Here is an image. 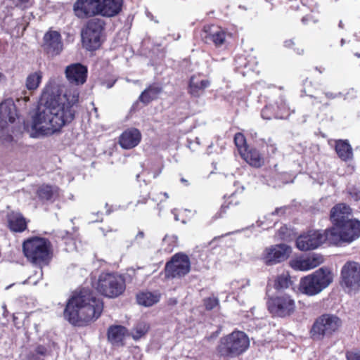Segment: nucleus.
I'll use <instances>...</instances> for the list:
<instances>
[{"instance_id":"obj_34","label":"nucleus","mask_w":360,"mask_h":360,"mask_svg":"<svg viewBox=\"0 0 360 360\" xmlns=\"http://www.w3.org/2000/svg\"><path fill=\"white\" fill-rule=\"evenodd\" d=\"M149 329L148 325L145 322L138 323L134 328L131 335L134 340H139L144 336Z\"/></svg>"},{"instance_id":"obj_38","label":"nucleus","mask_w":360,"mask_h":360,"mask_svg":"<svg viewBox=\"0 0 360 360\" xmlns=\"http://www.w3.org/2000/svg\"><path fill=\"white\" fill-rule=\"evenodd\" d=\"M346 357L347 360H360V350L347 352Z\"/></svg>"},{"instance_id":"obj_35","label":"nucleus","mask_w":360,"mask_h":360,"mask_svg":"<svg viewBox=\"0 0 360 360\" xmlns=\"http://www.w3.org/2000/svg\"><path fill=\"white\" fill-rule=\"evenodd\" d=\"M234 142L240 155L248 149L246 139L243 134H236L234 136Z\"/></svg>"},{"instance_id":"obj_31","label":"nucleus","mask_w":360,"mask_h":360,"mask_svg":"<svg viewBox=\"0 0 360 360\" xmlns=\"http://www.w3.org/2000/svg\"><path fill=\"white\" fill-rule=\"evenodd\" d=\"M160 296L157 293L143 292L137 295V302L140 305L150 307L159 301Z\"/></svg>"},{"instance_id":"obj_18","label":"nucleus","mask_w":360,"mask_h":360,"mask_svg":"<svg viewBox=\"0 0 360 360\" xmlns=\"http://www.w3.org/2000/svg\"><path fill=\"white\" fill-rule=\"evenodd\" d=\"M65 76L68 82L74 85H82L87 77V68L80 63H73L66 67Z\"/></svg>"},{"instance_id":"obj_19","label":"nucleus","mask_w":360,"mask_h":360,"mask_svg":"<svg viewBox=\"0 0 360 360\" xmlns=\"http://www.w3.org/2000/svg\"><path fill=\"white\" fill-rule=\"evenodd\" d=\"M352 219V209L345 203L334 206L330 211V219L337 227Z\"/></svg>"},{"instance_id":"obj_40","label":"nucleus","mask_w":360,"mask_h":360,"mask_svg":"<svg viewBox=\"0 0 360 360\" xmlns=\"http://www.w3.org/2000/svg\"><path fill=\"white\" fill-rule=\"evenodd\" d=\"M348 193L349 196L355 201L360 200V191L356 188H349Z\"/></svg>"},{"instance_id":"obj_14","label":"nucleus","mask_w":360,"mask_h":360,"mask_svg":"<svg viewBox=\"0 0 360 360\" xmlns=\"http://www.w3.org/2000/svg\"><path fill=\"white\" fill-rule=\"evenodd\" d=\"M291 253V248L286 244H279L266 248L262 259L267 265H274L285 260Z\"/></svg>"},{"instance_id":"obj_11","label":"nucleus","mask_w":360,"mask_h":360,"mask_svg":"<svg viewBox=\"0 0 360 360\" xmlns=\"http://www.w3.org/2000/svg\"><path fill=\"white\" fill-rule=\"evenodd\" d=\"M191 261L188 256L179 252L174 255L171 259L166 263L165 271L167 278H182L189 273Z\"/></svg>"},{"instance_id":"obj_50","label":"nucleus","mask_w":360,"mask_h":360,"mask_svg":"<svg viewBox=\"0 0 360 360\" xmlns=\"http://www.w3.org/2000/svg\"><path fill=\"white\" fill-rule=\"evenodd\" d=\"M181 181L182 183L186 184V185H188V181H187L186 179H185L184 178H181Z\"/></svg>"},{"instance_id":"obj_56","label":"nucleus","mask_w":360,"mask_h":360,"mask_svg":"<svg viewBox=\"0 0 360 360\" xmlns=\"http://www.w3.org/2000/svg\"><path fill=\"white\" fill-rule=\"evenodd\" d=\"M297 53H298L299 54L302 53H303V49H301L300 51V50H298Z\"/></svg>"},{"instance_id":"obj_57","label":"nucleus","mask_w":360,"mask_h":360,"mask_svg":"<svg viewBox=\"0 0 360 360\" xmlns=\"http://www.w3.org/2000/svg\"><path fill=\"white\" fill-rule=\"evenodd\" d=\"M113 84H108L107 87L108 88H111Z\"/></svg>"},{"instance_id":"obj_49","label":"nucleus","mask_w":360,"mask_h":360,"mask_svg":"<svg viewBox=\"0 0 360 360\" xmlns=\"http://www.w3.org/2000/svg\"><path fill=\"white\" fill-rule=\"evenodd\" d=\"M292 44H294V42L292 40H287L285 41V46L287 47H290Z\"/></svg>"},{"instance_id":"obj_43","label":"nucleus","mask_w":360,"mask_h":360,"mask_svg":"<svg viewBox=\"0 0 360 360\" xmlns=\"http://www.w3.org/2000/svg\"><path fill=\"white\" fill-rule=\"evenodd\" d=\"M228 207H229L228 205H222L221 208H220L219 214L217 217L218 218V217H222V213H225L226 212V209L228 208Z\"/></svg>"},{"instance_id":"obj_21","label":"nucleus","mask_w":360,"mask_h":360,"mask_svg":"<svg viewBox=\"0 0 360 360\" xmlns=\"http://www.w3.org/2000/svg\"><path fill=\"white\" fill-rule=\"evenodd\" d=\"M323 262L322 256L313 254L304 259L292 260L290 262V266L295 270L308 271L318 266Z\"/></svg>"},{"instance_id":"obj_3","label":"nucleus","mask_w":360,"mask_h":360,"mask_svg":"<svg viewBox=\"0 0 360 360\" xmlns=\"http://www.w3.org/2000/svg\"><path fill=\"white\" fill-rule=\"evenodd\" d=\"M250 346V339L243 331L234 330L221 338L217 347L220 356L236 357L244 353Z\"/></svg>"},{"instance_id":"obj_7","label":"nucleus","mask_w":360,"mask_h":360,"mask_svg":"<svg viewBox=\"0 0 360 360\" xmlns=\"http://www.w3.org/2000/svg\"><path fill=\"white\" fill-rule=\"evenodd\" d=\"M105 22L99 18L90 20L82 31L83 46L89 51L98 49L102 44Z\"/></svg>"},{"instance_id":"obj_15","label":"nucleus","mask_w":360,"mask_h":360,"mask_svg":"<svg viewBox=\"0 0 360 360\" xmlns=\"http://www.w3.org/2000/svg\"><path fill=\"white\" fill-rule=\"evenodd\" d=\"M17 117L16 108L12 99H6L0 103V136H4L5 126L15 122Z\"/></svg>"},{"instance_id":"obj_10","label":"nucleus","mask_w":360,"mask_h":360,"mask_svg":"<svg viewBox=\"0 0 360 360\" xmlns=\"http://www.w3.org/2000/svg\"><path fill=\"white\" fill-rule=\"evenodd\" d=\"M341 285L348 292L360 290V264L356 262H346L341 270Z\"/></svg>"},{"instance_id":"obj_54","label":"nucleus","mask_w":360,"mask_h":360,"mask_svg":"<svg viewBox=\"0 0 360 360\" xmlns=\"http://www.w3.org/2000/svg\"><path fill=\"white\" fill-rule=\"evenodd\" d=\"M345 44V39H342L341 41H340V44L341 46H343Z\"/></svg>"},{"instance_id":"obj_1","label":"nucleus","mask_w":360,"mask_h":360,"mask_svg":"<svg viewBox=\"0 0 360 360\" xmlns=\"http://www.w3.org/2000/svg\"><path fill=\"white\" fill-rule=\"evenodd\" d=\"M79 101V93L51 96L43 108H39L30 124H25V130L32 138H40L59 131L75 117L72 107Z\"/></svg>"},{"instance_id":"obj_5","label":"nucleus","mask_w":360,"mask_h":360,"mask_svg":"<svg viewBox=\"0 0 360 360\" xmlns=\"http://www.w3.org/2000/svg\"><path fill=\"white\" fill-rule=\"evenodd\" d=\"M328 230L330 244L339 245L341 242L349 243L360 237V221L352 219L338 228L333 227Z\"/></svg>"},{"instance_id":"obj_37","label":"nucleus","mask_w":360,"mask_h":360,"mask_svg":"<svg viewBox=\"0 0 360 360\" xmlns=\"http://www.w3.org/2000/svg\"><path fill=\"white\" fill-rule=\"evenodd\" d=\"M204 304L207 310H212L218 305V300L215 297H209L204 300Z\"/></svg>"},{"instance_id":"obj_32","label":"nucleus","mask_w":360,"mask_h":360,"mask_svg":"<svg viewBox=\"0 0 360 360\" xmlns=\"http://www.w3.org/2000/svg\"><path fill=\"white\" fill-rule=\"evenodd\" d=\"M292 284L290 276L288 272H283L277 276L274 281V288L276 290H283Z\"/></svg>"},{"instance_id":"obj_20","label":"nucleus","mask_w":360,"mask_h":360,"mask_svg":"<svg viewBox=\"0 0 360 360\" xmlns=\"http://www.w3.org/2000/svg\"><path fill=\"white\" fill-rule=\"evenodd\" d=\"M226 33L220 27L211 25L204 27L202 37L206 43H213L216 46L224 44L226 40Z\"/></svg>"},{"instance_id":"obj_47","label":"nucleus","mask_w":360,"mask_h":360,"mask_svg":"<svg viewBox=\"0 0 360 360\" xmlns=\"http://www.w3.org/2000/svg\"><path fill=\"white\" fill-rule=\"evenodd\" d=\"M36 275H39V277L42 276L43 272L41 267H38L37 269L35 271Z\"/></svg>"},{"instance_id":"obj_58","label":"nucleus","mask_w":360,"mask_h":360,"mask_svg":"<svg viewBox=\"0 0 360 360\" xmlns=\"http://www.w3.org/2000/svg\"><path fill=\"white\" fill-rule=\"evenodd\" d=\"M355 56L358 58H360V53H355Z\"/></svg>"},{"instance_id":"obj_4","label":"nucleus","mask_w":360,"mask_h":360,"mask_svg":"<svg viewBox=\"0 0 360 360\" xmlns=\"http://www.w3.org/2000/svg\"><path fill=\"white\" fill-rule=\"evenodd\" d=\"M332 281L333 277L330 271L321 268L301 278L299 290L303 294L313 296L327 288Z\"/></svg>"},{"instance_id":"obj_12","label":"nucleus","mask_w":360,"mask_h":360,"mask_svg":"<svg viewBox=\"0 0 360 360\" xmlns=\"http://www.w3.org/2000/svg\"><path fill=\"white\" fill-rule=\"evenodd\" d=\"M329 243L328 230L309 231L301 234L296 240V246L301 251L314 250L319 247L324 242Z\"/></svg>"},{"instance_id":"obj_55","label":"nucleus","mask_w":360,"mask_h":360,"mask_svg":"<svg viewBox=\"0 0 360 360\" xmlns=\"http://www.w3.org/2000/svg\"><path fill=\"white\" fill-rule=\"evenodd\" d=\"M164 196L166 198H169V195L167 193H163Z\"/></svg>"},{"instance_id":"obj_22","label":"nucleus","mask_w":360,"mask_h":360,"mask_svg":"<svg viewBox=\"0 0 360 360\" xmlns=\"http://www.w3.org/2000/svg\"><path fill=\"white\" fill-rule=\"evenodd\" d=\"M141 139V132L136 128H131L121 134L119 143L124 149H131L136 147L140 143Z\"/></svg>"},{"instance_id":"obj_44","label":"nucleus","mask_w":360,"mask_h":360,"mask_svg":"<svg viewBox=\"0 0 360 360\" xmlns=\"http://www.w3.org/2000/svg\"><path fill=\"white\" fill-rule=\"evenodd\" d=\"M6 76L0 72V86H3L6 84Z\"/></svg>"},{"instance_id":"obj_48","label":"nucleus","mask_w":360,"mask_h":360,"mask_svg":"<svg viewBox=\"0 0 360 360\" xmlns=\"http://www.w3.org/2000/svg\"><path fill=\"white\" fill-rule=\"evenodd\" d=\"M28 1L29 0H17L15 5L18 6H20V5L22 4L28 2Z\"/></svg>"},{"instance_id":"obj_6","label":"nucleus","mask_w":360,"mask_h":360,"mask_svg":"<svg viewBox=\"0 0 360 360\" xmlns=\"http://www.w3.org/2000/svg\"><path fill=\"white\" fill-rule=\"evenodd\" d=\"M125 281L121 275L112 273H102L98 277L96 289L108 297H116L125 290Z\"/></svg>"},{"instance_id":"obj_52","label":"nucleus","mask_w":360,"mask_h":360,"mask_svg":"<svg viewBox=\"0 0 360 360\" xmlns=\"http://www.w3.org/2000/svg\"><path fill=\"white\" fill-rule=\"evenodd\" d=\"M323 105L324 107H328V106H329V105H330V103H328V102L325 103H323Z\"/></svg>"},{"instance_id":"obj_17","label":"nucleus","mask_w":360,"mask_h":360,"mask_svg":"<svg viewBox=\"0 0 360 360\" xmlns=\"http://www.w3.org/2000/svg\"><path fill=\"white\" fill-rule=\"evenodd\" d=\"M43 49L48 54L56 56L63 50V42L61 36L56 31H49L46 32L43 38Z\"/></svg>"},{"instance_id":"obj_46","label":"nucleus","mask_w":360,"mask_h":360,"mask_svg":"<svg viewBox=\"0 0 360 360\" xmlns=\"http://www.w3.org/2000/svg\"><path fill=\"white\" fill-rule=\"evenodd\" d=\"M143 237H144V233L143 231H139L136 236V240L142 239V238H143Z\"/></svg>"},{"instance_id":"obj_24","label":"nucleus","mask_w":360,"mask_h":360,"mask_svg":"<svg viewBox=\"0 0 360 360\" xmlns=\"http://www.w3.org/2000/svg\"><path fill=\"white\" fill-rule=\"evenodd\" d=\"M210 84L208 79H201L200 75H193L189 81L188 92L193 96L199 97Z\"/></svg>"},{"instance_id":"obj_27","label":"nucleus","mask_w":360,"mask_h":360,"mask_svg":"<svg viewBox=\"0 0 360 360\" xmlns=\"http://www.w3.org/2000/svg\"><path fill=\"white\" fill-rule=\"evenodd\" d=\"M335 148L338 157L341 160L347 161L352 159L353 155L352 148L347 141H337Z\"/></svg>"},{"instance_id":"obj_51","label":"nucleus","mask_w":360,"mask_h":360,"mask_svg":"<svg viewBox=\"0 0 360 360\" xmlns=\"http://www.w3.org/2000/svg\"><path fill=\"white\" fill-rule=\"evenodd\" d=\"M307 17H304L302 19V21L303 22V23H306V21L307 20Z\"/></svg>"},{"instance_id":"obj_45","label":"nucleus","mask_w":360,"mask_h":360,"mask_svg":"<svg viewBox=\"0 0 360 360\" xmlns=\"http://www.w3.org/2000/svg\"><path fill=\"white\" fill-rule=\"evenodd\" d=\"M284 210L282 207L276 208L274 212H271V215L283 214Z\"/></svg>"},{"instance_id":"obj_30","label":"nucleus","mask_w":360,"mask_h":360,"mask_svg":"<svg viewBox=\"0 0 360 360\" xmlns=\"http://www.w3.org/2000/svg\"><path fill=\"white\" fill-rule=\"evenodd\" d=\"M10 229L15 232H22L26 229V221L24 217L18 213L12 214L8 218Z\"/></svg>"},{"instance_id":"obj_16","label":"nucleus","mask_w":360,"mask_h":360,"mask_svg":"<svg viewBox=\"0 0 360 360\" xmlns=\"http://www.w3.org/2000/svg\"><path fill=\"white\" fill-rule=\"evenodd\" d=\"M99 0H77L74 4V11L79 18H87L99 15Z\"/></svg>"},{"instance_id":"obj_29","label":"nucleus","mask_w":360,"mask_h":360,"mask_svg":"<svg viewBox=\"0 0 360 360\" xmlns=\"http://www.w3.org/2000/svg\"><path fill=\"white\" fill-rule=\"evenodd\" d=\"M161 91L162 89L159 86L155 84L151 85L141 93L139 100L141 102L148 104L153 100L156 99Z\"/></svg>"},{"instance_id":"obj_26","label":"nucleus","mask_w":360,"mask_h":360,"mask_svg":"<svg viewBox=\"0 0 360 360\" xmlns=\"http://www.w3.org/2000/svg\"><path fill=\"white\" fill-rule=\"evenodd\" d=\"M126 333L127 329L124 327L114 326L108 329V338L112 344L120 345L122 343Z\"/></svg>"},{"instance_id":"obj_36","label":"nucleus","mask_w":360,"mask_h":360,"mask_svg":"<svg viewBox=\"0 0 360 360\" xmlns=\"http://www.w3.org/2000/svg\"><path fill=\"white\" fill-rule=\"evenodd\" d=\"M0 131H1V127H0ZM13 138L12 134H11V130L9 129V125L5 126V131L4 133V136H0V141L4 144L10 143L13 141Z\"/></svg>"},{"instance_id":"obj_41","label":"nucleus","mask_w":360,"mask_h":360,"mask_svg":"<svg viewBox=\"0 0 360 360\" xmlns=\"http://www.w3.org/2000/svg\"><path fill=\"white\" fill-rule=\"evenodd\" d=\"M34 354H32V356H34L35 354H39L41 356H45L47 352L46 348L43 345H37L34 351Z\"/></svg>"},{"instance_id":"obj_8","label":"nucleus","mask_w":360,"mask_h":360,"mask_svg":"<svg viewBox=\"0 0 360 360\" xmlns=\"http://www.w3.org/2000/svg\"><path fill=\"white\" fill-rule=\"evenodd\" d=\"M22 250L28 260L34 264H40L49 257V242L41 238H28L22 244Z\"/></svg>"},{"instance_id":"obj_25","label":"nucleus","mask_w":360,"mask_h":360,"mask_svg":"<svg viewBox=\"0 0 360 360\" xmlns=\"http://www.w3.org/2000/svg\"><path fill=\"white\" fill-rule=\"evenodd\" d=\"M241 157L251 166L260 167L264 165V159L256 149H248L242 153Z\"/></svg>"},{"instance_id":"obj_9","label":"nucleus","mask_w":360,"mask_h":360,"mask_svg":"<svg viewBox=\"0 0 360 360\" xmlns=\"http://www.w3.org/2000/svg\"><path fill=\"white\" fill-rule=\"evenodd\" d=\"M341 320L332 314H323L317 318L311 329V335L314 340H321L330 335L341 326Z\"/></svg>"},{"instance_id":"obj_33","label":"nucleus","mask_w":360,"mask_h":360,"mask_svg":"<svg viewBox=\"0 0 360 360\" xmlns=\"http://www.w3.org/2000/svg\"><path fill=\"white\" fill-rule=\"evenodd\" d=\"M42 73L40 71L30 74L27 79L25 85L28 90L33 91L37 89L41 83Z\"/></svg>"},{"instance_id":"obj_39","label":"nucleus","mask_w":360,"mask_h":360,"mask_svg":"<svg viewBox=\"0 0 360 360\" xmlns=\"http://www.w3.org/2000/svg\"><path fill=\"white\" fill-rule=\"evenodd\" d=\"M323 94L328 100H334L342 96L341 92L335 93L329 91H325Z\"/></svg>"},{"instance_id":"obj_28","label":"nucleus","mask_w":360,"mask_h":360,"mask_svg":"<svg viewBox=\"0 0 360 360\" xmlns=\"http://www.w3.org/2000/svg\"><path fill=\"white\" fill-rule=\"evenodd\" d=\"M37 194L42 201L53 200L58 195V188L49 185H42L37 189Z\"/></svg>"},{"instance_id":"obj_13","label":"nucleus","mask_w":360,"mask_h":360,"mask_svg":"<svg viewBox=\"0 0 360 360\" xmlns=\"http://www.w3.org/2000/svg\"><path fill=\"white\" fill-rule=\"evenodd\" d=\"M267 304L269 311L279 317L290 316L295 309V300L286 294L271 298Z\"/></svg>"},{"instance_id":"obj_23","label":"nucleus","mask_w":360,"mask_h":360,"mask_svg":"<svg viewBox=\"0 0 360 360\" xmlns=\"http://www.w3.org/2000/svg\"><path fill=\"white\" fill-rule=\"evenodd\" d=\"M123 0H99V15L112 17L120 13Z\"/></svg>"},{"instance_id":"obj_42","label":"nucleus","mask_w":360,"mask_h":360,"mask_svg":"<svg viewBox=\"0 0 360 360\" xmlns=\"http://www.w3.org/2000/svg\"><path fill=\"white\" fill-rule=\"evenodd\" d=\"M163 241L167 243H171L172 245H175V244L176 243V241H177V237L174 235H172V236H168V235H166L165 236V238H163Z\"/></svg>"},{"instance_id":"obj_53","label":"nucleus","mask_w":360,"mask_h":360,"mask_svg":"<svg viewBox=\"0 0 360 360\" xmlns=\"http://www.w3.org/2000/svg\"><path fill=\"white\" fill-rule=\"evenodd\" d=\"M339 27L340 28H342L343 27V25H342V22L340 20V22H339Z\"/></svg>"},{"instance_id":"obj_2","label":"nucleus","mask_w":360,"mask_h":360,"mask_svg":"<svg viewBox=\"0 0 360 360\" xmlns=\"http://www.w3.org/2000/svg\"><path fill=\"white\" fill-rule=\"evenodd\" d=\"M103 309V302L90 290L84 288L68 300L64 316L70 323L80 326L97 319Z\"/></svg>"}]
</instances>
